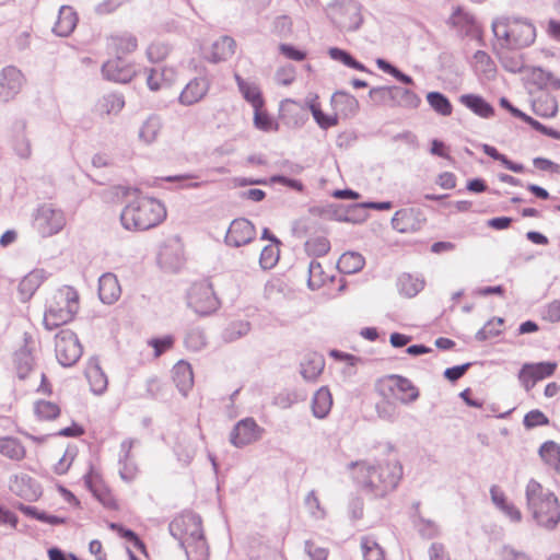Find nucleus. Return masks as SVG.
<instances>
[{"label":"nucleus","mask_w":560,"mask_h":560,"mask_svg":"<svg viewBox=\"0 0 560 560\" xmlns=\"http://www.w3.org/2000/svg\"><path fill=\"white\" fill-rule=\"evenodd\" d=\"M121 294V288L117 277L113 273H105L98 281V295L100 299L106 303L112 304L116 302Z\"/></svg>","instance_id":"nucleus-21"},{"label":"nucleus","mask_w":560,"mask_h":560,"mask_svg":"<svg viewBox=\"0 0 560 560\" xmlns=\"http://www.w3.org/2000/svg\"><path fill=\"white\" fill-rule=\"evenodd\" d=\"M419 104L420 98L415 92L394 86V106L416 108Z\"/></svg>","instance_id":"nucleus-41"},{"label":"nucleus","mask_w":560,"mask_h":560,"mask_svg":"<svg viewBox=\"0 0 560 560\" xmlns=\"http://www.w3.org/2000/svg\"><path fill=\"white\" fill-rule=\"evenodd\" d=\"M186 553L188 560H208V551L203 540H198L195 546L189 545Z\"/></svg>","instance_id":"nucleus-57"},{"label":"nucleus","mask_w":560,"mask_h":560,"mask_svg":"<svg viewBox=\"0 0 560 560\" xmlns=\"http://www.w3.org/2000/svg\"><path fill=\"white\" fill-rule=\"evenodd\" d=\"M236 40L228 35L214 40L205 52V58L212 63H219L230 59L236 51Z\"/></svg>","instance_id":"nucleus-16"},{"label":"nucleus","mask_w":560,"mask_h":560,"mask_svg":"<svg viewBox=\"0 0 560 560\" xmlns=\"http://www.w3.org/2000/svg\"><path fill=\"white\" fill-rule=\"evenodd\" d=\"M14 151L20 158L27 159L32 153L30 140L24 136L20 135L14 140Z\"/></svg>","instance_id":"nucleus-58"},{"label":"nucleus","mask_w":560,"mask_h":560,"mask_svg":"<svg viewBox=\"0 0 560 560\" xmlns=\"http://www.w3.org/2000/svg\"><path fill=\"white\" fill-rule=\"evenodd\" d=\"M166 209L162 202L150 197H138L122 210L120 220L129 231H147L162 223Z\"/></svg>","instance_id":"nucleus-3"},{"label":"nucleus","mask_w":560,"mask_h":560,"mask_svg":"<svg viewBox=\"0 0 560 560\" xmlns=\"http://www.w3.org/2000/svg\"><path fill=\"white\" fill-rule=\"evenodd\" d=\"M280 241L277 237L271 238V243L266 245L260 253L259 264L262 269L273 268L280 258Z\"/></svg>","instance_id":"nucleus-37"},{"label":"nucleus","mask_w":560,"mask_h":560,"mask_svg":"<svg viewBox=\"0 0 560 560\" xmlns=\"http://www.w3.org/2000/svg\"><path fill=\"white\" fill-rule=\"evenodd\" d=\"M161 119L158 116L152 115L143 121L139 131V137L143 142L152 143L153 141L156 140L161 131Z\"/></svg>","instance_id":"nucleus-40"},{"label":"nucleus","mask_w":560,"mask_h":560,"mask_svg":"<svg viewBox=\"0 0 560 560\" xmlns=\"http://www.w3.org/2000/svg\"><path fill=\"white\" fill-rule=\"evenodd\" d=\"M21 511L25 513L26 515H30L40 522L50 524V525H61L66 523V518L56 516V515H49L45 512H38L35 508L32 506H21Z\"/></svg>","instance_id":"nucleus-48"},{"label":"nucleus","mask_w":560,"mask_h":560,"mask_svg":"<svg viewBox=\"0 0 560 560\" xmlns=\"http://www.w3.org/2000/svg\"><path fill=\"white\" fill-rule=\"evenodd\" d=\"M148 343L154 349V357L159 358L161 354H163L173 347L174 338L172 336L153 338L149 340Z\"/></svg>","instance_id":"nucleus-54"},{"label":"nucleus","mask_w":560,"mask_h":560,"mask_svg":"<svg viewBox=\"0 0 560 560\" xmlns=\"http://www.w3.org/2000/svg\"><path fill=\"white\" fill-rule=\"evenodd\" d=\"M66 222L65 213L60 209L44 205L37 210L34 228L43 237H48L59 233Z\"/></svg>","instance_id":"nucleus-11"},{"label":"nucleus","mask_w":560,"mask_h":560,"mask_svg":"<svg viewBox=\"0 0 560 560\" xmlns=\"http://www.w3.org/2000/svg\"><path fill=\"white\" fill-rule=\"evenodd\" d=\"M187 303L199 315H210L214 313L220 301L208 280L194 282L187 293Z\"/></svg>","instance_id":"nucleus-9"},{"label":"nucleus","mask_w":560,"mask_h":560,"mask_svg":"<svg viewBox=\"0 0 560 560\" xmlns=\"http://www.w3.org/2000/svg\"><path fill=\"white\" fill-rule=\"evenodd\" d=\"M369 95L375 105L394 107V86L374 88Z\"/></svg>","instance_id":"nucleus-44"},{"label":"nucleus","mask_w":560,"mask_h":560,"mask_svg":"<svg viewBox=\"0 0 560 560\" xmlns=\"http://www.w3.org/2000/svg\"><path fill=\"white\" fill-rule=\"evenodd\" d=\"M260 436V428L253 419H244L236 423L231 432V443L242 447L257 441Z\"/></svg>","instance_id":"nucleus-15"},{"label":"nucleus","mask_w":560,"mask_h":560,"mask_svg":"<svg viewBox=\"0 0 560 560\" xmlns=\"http://www.w3.org/2000/svg\"><path fill=\"white\" fill-rule=\"evenodd\" d=\"M423 281L413 279L411 276H404L400 279L401 291L409 296L417 294L423 288Z\"/></svg>","instance_id":"nucleus-55"},{"label":"nucleus","mask_w":560,"mask_h":560,"mask_svg":"<svg viewBox=\"0 0 560 560\" xmlns=\"http://www.w3.org/2000/svg\"><path fill=\"white\" fill-rule=\"evenodd\" d=\"M25 83L24 74L15 67H7L0 73V98L8 102L14 98Z\"/></svg>","instance_id":"nucleus-14"},{"label":"nucleus","mask_w":560,"mask_h":560,"mask_svg":"<svg viewBox=\"0 0 560 560\" xmlns=\"http://www.w3.org/2000/svg\"><path fill=\"white\" fill-rule=\"evenodd\" d=\"M79 18L72 7L62 5L59 10L54 32L59 36H69L77 27Z\"/></svg>","instance_id":"nucleus-22"},{"label":"nucleus","mask_w":560,"mask_h":560,"mask_svg":"<svg viewBox=\"0 0 560 560\" xmlns=\"http://www.w3.org/2000/svg\"><path fill=\"white\" fill-rule=\"evenodd\" d=\"M430 560H451L450 552L440 542H433L429 548Z\"/></svg>","instance_id":"nucleus-61"},{"label":"nucleus","mask_w":560,"mask_h":560,"mask_svg":"<svg viewBox=\"0 0 560 560\" xmlns=\"http://www.w3.org/2000/svg\"><path fill=\"white\" fill-rule=\"evenodd\" d=\"M254 125L262 131H273L278 129V124L267 113L264 107L254 108Z\"/></svg>","instance_id":"nucleus-46"},{"label":"nucleus","mask_w":560,"mask_h":560,"mask_svg":"<svg viewBox=\"0 0 560 560\" xmlns=\"http://www.w3.org/2000/svg\"><path fill=\"white\" fill-rule=\"evenodd\" d=\"M332 395L327 387H320L312 399V410L316 418H325L331 410Z\"/></svg>","instance_id":"nucleus-30"},{"label":"nucleus","mask_w":560,"mask_h":560,"mask_svg":"<svg viewBox=\"0 0 560 560\" xmlns=\"http://www.w3.org/2000/svg\"><path fill=\"white\" fill-rule=\"evenodd\" d=\"M80 307V296L78 291L69 285L58 289L48 300L44 313V326L52 330L70 323Z\"/></svg>","instance_id":"nucleus-5"},{"label":"nucleus","mask_w":560,"mask_h":560,"mask_svg":"<svg viewBox=\"0 0 560 560\" xmlns=\"http://www.w3.org/2000/svg\"><path fill=\"white\" fill-rule=\"evenodd\" d=\"M32 410L35 419L39 422L56 420L61 413V408L57 402L46 399L35 400Z\"/></svg>","instance_id":"nucleus-27"},{"label":"nucleus","mask_w":560,"mask_h":560,"mask_svg":"<svg viewBox=\"0 0 560 560\" xmlns=\"http://www.w3.org/2000/svg\"><path fill=\"white\" fill-rule=\"evenodd\" d=\"M10 489L21 498L32 500L36 491L32 486V478L27 475H16L10 481Z\"/></svg>","instance_id":"nucleus-36"},{"label":"nucleus","mask_w":560,"mask_h":560,"mask_svg":"<svg viewBox=\"0 0 560 560\" xmlns=\"http://www.w3.org/2000/svg\"><path fill=\"white\" fill-rule=\"evenodd\" d=\"M328 280V276L324 275L322 265L312 261L308 268V285L312 289L320 288Z\"/></svg>","instance_id":"nucleus-49"},{"label":"nucleus","mask_w":560,"mask_h":560,"mask_svg":"<svg viewBox=\"0 0 560 560\" xmlns=\"http://www.w3.org/2000/svg\"><path fill=\"white\" fill-rule=\"evenodd\" d=\"M279 50L283 56L295 61H302L306 58V54L304 51L288 44H281L279 46Z\"/></svg>","instance_id":"nucleus-62"},{"label":"nucleus","mask_w":560,"mask_h":560,"mask_svg":"<svg viewBox=\"0 0 560 560\" xmlns=\"http://www.w3.org/2000/svg\"><path fill=\"white\" fill-rule=\"evenodd\" d=\"M493 32L498 38L516 48L530 45L536 37L534 25L521 19L498 21L493 24Z\"/></svg>","instance_id":"nucleus-8"},{"label":"nucleus","mask_w":560,"mask_h":560,"mask_svg":"<svg viewBox=\"0 0 560 560\" xmlns=\"http://www.w3.org/2000/svg\"><path fill=\"white\" fill-rule=\"evenodd\" d=\"M436 185L445 190H451L456 187L457 178L452 172L441 173L435 180Z\"/></svg>","instance_id":"nucleus-60"},{"label":"nucleus","mask_w":560,"mask_h":560,"mask_svg":"<svg viewBox=\"0 0 560 560\" xmlns=\"http://www.w3.org/2000/svg\"><path fill=\"white\" fill-rule=\"evenodd\" d=\"M353 482L374 498H383L397 488L402 478V465L397 458L390 457L376 465L365 460L349 465Z\"/></svg>","instance_id":"nucleus-1"},{"label":"nucleus","mask_w":560,"mask_h":560,"mask_svg":"<svg viewBox=\"0 0 560 560\" xmlns=\"http://www.w3.org/2000/svg\"><path fill=\"white\" fill-rule=\"evenodd\" d=\"M482 151L488 156L501 162L508 170L514 173H522L524 171V166L522 164H516L510 161L504 154H501L494 147L489 144L482 145Z\"/></svg>","instance_id":"nucleus-47"},{"label":"nucleus","mask_w":560,"mask_h":560,"mask_svg":"<svg viewBox=\"0 0 560 560\" xmlns=\"http://www.w3.org/2000/svg\"><path fill=\"white\" fill-rule=\"evenodd\" d=\"M77 456V452L74 448H66L60 459L55 464L54 471L57 475H65L68 472L70 467L72 466L74 458Z\"/></svg>","instance_id":"nucleus-52"},{"label":"nucleus","mask_w":560,"mask_h":560,"mask_svg":"<svg viewBox=\"0 0 560 560\" xmlns=\"http://www.w3.org/2000/svg\"><path fill=\"white\" fill-rule=\"evenodd\" d=\"M234 79L244 98L253 108L264 107L265 101L257 85L246 82L238 73L234 74Z\"/></svg>","instance_id":"nucleus-31"},{"label":"nucleus","mask_w":560,"mask_h":560,"mask_svg":"<svg viewBox=\"0 0 560 560\" xmlns=\"http://www.w3.org/2000/svg\"><path fill=\"white\" fill-rule=\"evenodd\" d=\"M420 212L412 208L396 211L392 219L393 228L400 233L415 232L421 228L423 219Z\"/></svg>","instance_id":"nucleus-19"},{"label":"nucleus","mask_w":560,"mask_h":560,"mask_svg":"<svg viewBox=\"0 0 560 560\" xmlns=\"http://www.w3.org/2000/svg\"><path fill=\"white\" fill-rule=\"evenodd\" d=\"M328 54L334 60L341 61L343 65H346L350 68L360 70V71L364 70V66L362 63H360L359 61L353 59L347 51H345L342 49L330 48Z\"/></svg>","instance_id":"nucleus-51"},{"label":"nucleus","mask_w":560,"mask_h":560,"mask_svg":"<svg viewBox=\"0 0 560 560\" xmlns=\"http://www.w3.org/2000/svg\"><path fill=\"white\" fill-rule=\"evenodd\" d=\"M107 48L117 59H121L124 56L137 50L138 39L130 32H120L108 37Z\"/></svg>","instance_id":"nucleus-17"},{"label":"nucleus","mask_w":560,"mask_h":560,"mask_svg":"<svg viewBox=\"0 0 560 560\" xmlns=\"http://www.w3.org/2000/svg\"><path fill=\"white\" fill-rule=\"evenodd\" d=\"M558 368L557 362H537V363H525L518 372V381L522 386L528 392L534 386L556 373Z\"/></svg>","instance_id":"nucleus-12"},{"label":"nucleus","mask_w":560,"mask_h":560,"mask_svg":"<svg viewBox=\"0 0 560 560\" xmlns=\"http://www.w3.org/2000/svg\"><path fill=\"white\" fill-rule=\"evenodd\" d=\"M468 366H469V364H463V365H457V366L448 368V369L445 370L444 376L448 381L455 382V381L459 380L465 374V372L467 371Z\"/></svg>","instance_id":"nucleus-64"},{"label":"nucleus","mask_w":560,"mask_h":560,"mask_svg":"<svg viewBox=\"0 0 560 560\" xmlns=\"http://www.w3.org/2000/svg\"><path fill=\"white\" fill-rule=\"evenodd\" d=\"M542 318L550 323H558L560 320V300H555L547 304Z\"/></svg>","instance_id":"nucleus-59"},{"label":"nucleus","mask_w":560,"mask_h":560,"mask_svg":"<svg viewBox=\"0 0 560 560\" xmlns=\"http://www.w3.org/2000/svg\"><path fill=\"white\" fill-rule=\"evenodd\" d=\"M325 368V360L318 353H310L305 355L301 363V373L306 381H316L323 373Z\"/></svg>","instance_id":"nucleus-26"},{"label":"nucleus","mask_w":560,"mask_h":560,"mask_svg":"<svg viewBox=\"0 0 560 560\" xmlns=\"http://www.w3.org/2000/svg\"><path fill=\"white\" fill-rule=\"evenodd\" d=\"M365 265L364 257L358 252L343 253L337 262L340 272L352 275L360 271Z\"/></svg>","instance_id":"nucleus-33"},{"label":"nucleus","mask_w":560,"mask_h":560,"mask_svg":"<svg viewBox=\"0 0 560 560\" xmlns=\"http://www.w3.org/2000/svg\"><path fill=\"white\" fill-rule=\"evenodd\" d=\"M429 105L440 115L450 116L453 112V106L448 98L440 92H430L427 95Z\"/></svg>","instance_id":"nucleus-43"},{"label":"nucleus","mask_w":560,"mask_h":560,"mask_svg":"<svg viewBox=\"0 0 560 560\" xmlns=\"http://www.w3.org/2000/svg\"><path fill=\"white\" fill-rule=\"evenodd\" d=\"M255 236V225L245 218H237L230 223L225 242L228 245L240 247L250 243Z\"/></svg>","instance_id":"nucleus-13"},{"label":"nucleus","mask_w":560,"mask_h":560,"mask_svg":"<svg viewBox=\"0 0 560 560\" xmlns=\"http://www.w3.org/2000/svg\"><path fill=\"white\" fill-rule=\"evenodd\" d=\"M83 352L77 334L70 329H61L55 337V353L58 362L63 366H71L78 362Z\"/></svg>","instance_id":"nucleus-10"},{"label":"nucleus","mask_w":560,"mask_h":560,"mask_svg":"<svg viewBox=\"0 0 560 560\" xmlns=\"http://www.w3.org/2000/svg\"><path fill=\"white\" fill-rule=\"evenodd\" d=\"M361 547L364 560H386L383 549L372 537H363Z\"/></svg>","instance_id":"nucleus-45"},{"label":"nucleus","mask_w":560,"mask_h":560,"mask_svg":"<svg viewBox=\"0 0 560 560\" xmlns=\"http://www.w3.org/2000/svg\"><path fill=\"white\" fill-rule=\"evenodd\" d=\"M47 273L44 269H33L19 282L18 293L22 302H28L40 285L46 281Z\"/></svg>","instance_id":"nucleus-18"},{"label":"nucleus","mask_w":560,"mask_h":560,"mask_svg":"<svg viewBox=\"0 0 560 560\" xmlns=\"http://www.w3.org/2000/svg\"><path fill=\"white\" fill-rule=\"evenodd\" d=\"M375 389L385 400L398 401L402 405L412 404L420 396V390L412 381L398 374L380 377L375 383Z\"/></svg>","instance_id":"nucleus-7"},{"label":"nucleus","mask_w":560,"mask_h":560,"mask_svg":"<svg viewBox=\"0 0 560 560\" xmlns=\"http://www.w3.org/2000/svg\"><path fill=\"white\" fill-rule=\"evenodd\" d=\"M168 46L161 42H153L149 45L147 49V55L150 61L152 62H161L168 55Z\"/></svg>","instance_id":"nucleus-53"},{"label":"nucleus","mask_w":560,"mask_h":560,"mask_svg":"<svg viewBox=\"0 0 560 560\" xmlns=\"http://www.w3.org/2000/svg\"><path fill=\"white\" fill-rule=\"evenodd\" d=\"M460 104L481 118H490L494 115V108L482 96L477 94H464L459 97Z\"/></svg>","instance_id":"nucleus-25"},{"label":"nucleus","mask_w":560,"mask_h":560,"mask_svg":"<svg viewBox=\"0 0 560 560\" xmlns=\"http://www.w3.org/2000/svg\"><path fill=\"white\" fill-rule=\"evenodd\" d=\"M0 455L12 462H21L26 457V447L15 436H0Z\"/></svg>","instance_id":"nucleus-24"},{"label":"nucleus","mask_w":560,"mask_h":560,"mask_svg":"<svg viewBox=\"0 0 560 560\" xmlns=\"http://www.w3.org/2000/svg\"><path fill=\"white\" fill-rule=\"evenodd\" d=\"M159 262L165 268H177L180 264L179 246L177 244H164L159 252Z\"/></svg>","instance_id":"nucleus-39"},{"label":"nucleus","mask_w":560,"mask_h":560,"mask_svg":"<svg viewBox=\"0 0 560 560\" xmlns=\"http://www.w3.org/2000/svg\"><path fill=\"white\" fill-rule=\"evenodd\" d=\"M209 91V82L205 78H195L189 81L179 95L183 105L190 106L201 101Z\"/></svg>","instance_id":"nucleus-20"},{"label":"nucleus","mask_w":560,"mask_h":560,"mask_svg":"<svg viewBox=\"0 0 560 560\" xmlns=\"http://www.w3.org/2000/svg\"><path fill=\"white\" fill-rule=\"evenodd\" d=\"M85 376L90 388L94 394H103L107 388V376L95 362H89L85 368Z\"/></svg>","instance_id":"nucleus-28"},{"label":"nucleus","mask_w":560,"mask_h":560,"mask_svg":"<svg viewBox=\"0 0 560 560\" xmlns=\"http://www.w3.org/2000/svg\"><path fill=\"white\" fill-rule=\"evenodd\" d=\"M523 423L526 429H533L536 427L548 425L549 419L542 411L534 409L524 416Z\"/></svg>","instance_id":"nucleus-50"},{"label":"nucleus","mask_w":560,"mask_h":560,"mask_svg":"<svg viewBox=\"0 0 560 560\" xmlns=\"http://www.w3.org/2000/svg\"><path fill=\"white\" fill-rule=\"evenodd\" d=\"M539 456L547 466L560 474V445L558 443L545 442L539 448Z\"/></svg>","instance_id":"nucleus-34"},{"label":"nucleus","mask_w":560,"mask_h":560,"mask_svg":"<svg viewBox=\"0 0 560 560\" xmlns=\"http://www.w3.org/2000/svg\"><path fill=\"white\" fill-rule=\"evenodd\" d=\"M172 378L179 392L186 395L194 385V373L189 363L179 361L172 370Z\"/></svg>","instance_id":"nucleus-23"},{"label":"nucleus","mask_w":560,"mask_h":560,"mask_svg":"<svg viewBox=\"0 0 560 560\" xmlns=\"http://www.w3.org/2000/svg\"><path fill=\"white\" fill-rule=\"evenodd\" d=\"M528 508L537 524L553 529L560 522V503L552 491L532 479L526 486Z\"/></svg>","instance_id":"nucleus-4"},{"label":"nucleus","mask_w":560,"mask_h":560,"mask_svg":"<svg viewBox=\"0 0 560 560\" xmlns=\"http://www.w3.org/2000/svg\"><path fill=\"white\" fill-rule=\"evenodd\" d=\"M120 59L109 60L104 67L103 71L107 75L108 79L116 82H128L133 77V69L130 65L119 66Z\"/></svg>","instance_id":"nucleus-32"},{"label":"nucleus","mask_w":560,"mask_h":560,"mask_svg":"<svg viewBox=\"0 0 560 560\" xmlns=\"http://www.w3.org/2000/svg\"><path fill=\"white\" fill-rule=\"evenodd\" d=\"M11 350L13 357V364L16 375L20 380H28L35 376L39 380L36 392L42 395H51L52 385L45 375V373L37 371L35 352L36 340L32 334L23 331L16 334L11 341Z\"/></svg>","instance_id":"nucleus-2"},{"label":"nucleus","mask_w":560,"mask_h":560,"mask_svg":"<svg viewBox=\"0 0 560 560\" xmlns=\"http://www.w3.org/2000/svg\"><path fill=\"white\" fill-rule=\"evenodd\" d=\"M533 109L536 115L550 118L558 112V103L553 95L548 92L540 93L533 102Z\"/></svg>","instance_id":"nucleus-29"},{"label":"nucleus","mask_w":560,"mask_h":560,"mask_svg":"<svg viewBox=\"0 0 560 560\" xmlns=\"http://www.w3.org/2000/svg\"><path fill=\"white\" fill-rule=\"evenodd\" d=\"M501 558L502 560H529V557L525 552L517 551L510 546L502 548Z\"/></svg>","instance_id":"nucleus-63"},{"label":"nucleus","mask_w":560,"mask_h":560,"mask_svg":"<svg viewBox=\"0 0 560 560\" xmlns=\"http://www.w3.org/2000/svg\"><path fill=\"white\" fill-rule=\"evenodd\" d=\"M119 464H120L119 474L124 480L131 481L137 477L138 467L135 464L133 458L119 459Z\"/></svg>","instance_id":"nucleus-56"},{"label":"nucleus","mask_w":560,"mask_h":560,"mask_svg":"<svg viewBox=\"0 0 560 560\" xmlns=\"http://www.w3.org/2000/svg\"><path fill=\"white\" fill-rule=\"evenodd\" d=\"M332 113L325 114L322 110L318 96H315L308 103V108L322 129H329L339 122V118H348L355 115L359 110L358 100L350 93L338 91L335 92L330 98Z\"/></svg>","instance_id":"nucleus-6"},{"label":"nucleus","mask_w":560,"mask_h":560,"mask_svg":"<svg viewBox=\"0 0 560 560\" xmlns=\"http://www.w3.org/2000/svg\"><path fill=\"white\" fill-rule=\"evenodd\" d=\"M124 106L125 101L120 95L108 94L97 103L96 109L100 116L105 117L118 114Z\"/></svg>","instance_id":"nucleus-35"},{"label":"nucleus","mask_w":560,"mask_h":560,"mask_svg":"<svg viewBox=\"0 0 560 560\" xmlns=\"http://www.w3.org/2000/svg\"><path fill=\"white\" fill-rule=\"evenodd\" d=\"M305 250L311 256H325L330 250V242L322 235L311 236L305 243Z\"/></svg>","instance_id":"nucleus-42"},{"label":"nucleus","mask_w":560,"mask_h":560,"mask_svg":"<svg viewBox=\"0 0 560 560\" xmlns=\"http://www.w3.org/2000/svg\"><path fill=\"white\" fill-rule=\"evenodd\" d=\"M33 27L31 24L16 25L11 34V43L19 50L27 49L32 43Z\"/></svg>","instance_id":"nucleus-38"}]
</instances>
